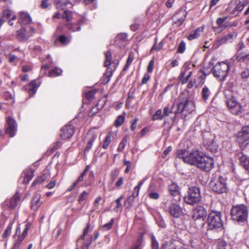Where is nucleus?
<instances>
[{
  "label": "nucleus",
  "mask_w": 249,
  "mask_h": 249,
  "mask_svg": "<svg viewBox=\"0 0 249 249\" xmlns=\"http://www.w3.org/2000/svg\"><path fill=\"white\" fill-rule=\"evenodd\" d=\"M98 133L93 130H90L87 134V143L85 148L86 151L90 149L94 141L97 139Z\"/></svg>",
  "instance_id": "nucleus-14"
},
{
  "label": "nucleus",
  "mask_w": 249,
  "mask_h": 249,
  "mask_svg": "<svg viewBox=\"0 0 249 249\" xmlns=\"http://www.w3.org/2000/svg\"><path fill=\"white\" fill-rule=\"evenodd\" d=\"M237 141L240 148L244 149L249 143V126L245 125L242 127L241 130L238 133Z\"/></svg>",
  "instance_id": "nucleus-11"
},
{
  "label": "nucleus",
  "mask_w": 249,
  "mask_h": 249,
  "mask_svg": "<svg viewBox=\"0 0 249 249\" xmlns=\"http://www.w3.org/2000/svg\"><path fill=\"white\" fill-rule=\"evenodd\" d=\"M3 18H11L12 19H16L17 17L14 13L9 9H6L3 12Z\"/></svg>",
  "instance_id": "nucleus-28"
},
{
  "label": "nucleus",
  "mask_w": 249,
  "mask_h": 249,
  "mask_svg": "<svg viewBox=\"0 0 249 249\" xmlns=\"http://www.w3.org/2000/svg\"><path fill=\"white\" fill-rule=\"evenodd\" d=\"M241 76L242 79H246L249 76V69L244 70L241 73Z\"/></svg>",
  "instance_id": "nucleus-56"
},
{
  "label": "nucleus",
  "mask_w": 249,
  "mask_h": 249,
  "mask_svg": "<svg viewBox=\"0 0 249 249\" xmlns=\"http://www.w3.org/2000/svg\"><path fill=\"white\" fill-rule=\"evenodd\" d=\"M49 5V3L48 2V0H43L41 3V7L42 8H46Z\"/></svg>",
  "instance_id": "nucleus-64"
},
{
  "label": "nucleus",
  "mask_w": 249,
  "mask_h": 249,
  "mask_svg": "<svg viewBox=\"0 0 249 249\" xmlns=\"http://www.w3.org/2000/svg\"><path fill=\"white\" fill-rule=\"evenodd\" d=\"M40 83L37 84L36 80L32 81L26 87V89L30 95H34L36 92L37 89L39 87Z\"/></svg>",
  "instance_id": "nucleus-20"
},
{
  "label": "nucleus",
  "mask_w": 249,
  "mask_h": 249,
  "mask_svg": "<svg viewBox=\"0 0 249 249\" xmlns=\"http://www.w3.org/2000/svg\"><path fill=\"white\" fill-rule=\"evenodd\" d=\"M200 31H201V30L199 28L196 29L194 33L191 34L189 35L188 37V39L191 40L197 38L199 36Z\"/></svg>",
  "instance_id": "nucleus-43"
},
{
  "label": "nucleus",
  "mask_w": 249,
  "mask_h": 249,
  "mask_svg": "<svg viewBox=\"0 0 249 249\" xmlns=\"http://www.w3.org/2000/svg\"><path fill=\"white\" fill-rule=\"evenodd\" d=\"M244 5H236L233 9V11L231 12L232 14H236V12H241L242 11Z\"/></svg>",
  "instance_id": "nucleus-53"
},
{
  "label": "nucleus",
  "mask_w": 249,
  "mask_h": 249,
  "mask_svg": "<svg viewBox=\"0 0 249 249\" xmlns=\"http://www.w3.org/2000/svg\"><path fill=\"white\" fill-rule=\"evenodd\" d=\"M201 198L200 188L198 187L193 186L189 188L187 194L184 197V200L186 204L194 205L198 203Z\"/></svg>",
  "instance_id": "nucleus-6"
},
{
  "label": "nucleus",
  "mask_w": 249,
  "mask_h": 249,
  "mask_svg": "<svg viewBox=\"0 0 249 249\" xmlns=\"http://www.w3.org/2000/svg\"><path fill=\"white\" fill-rule=\"evenodd\" d=\"M154 62L153 60H151L148 64L147 71L148 72H152L153 71V69L154 68Z\"/></svg>",
  "instance_id": "nucleus-59"
},
{
  "label": "nucleus",
  "mask_w": 249,
  "mask_h": 249,
  "mask_svg": "<svg viewBox=\"0 0 249 249\" xmlns=\"http://www.w3.org/2000/svg\"><path fill=\"white\" fill-rule=\"evenodd\" d=\"M31 35V34L27 32L25 28H22L17 31V38L20 41L27 40Z\"/></svg>",
  "instance_id": "nucleus-22"
},
{
  "label": "nucleus",
  "mask_w": 249,
  "mask_h": 249,
  "mask_svg": "<svg viewBox=\"0 0 249 249\" xmlns=\"http://www.w3.org/2000/svg\"><path fill=\"white\" fill-rule=\"evenodd\" d=\"M20 199L19 194L16 193L14 196L9 200H7L5 204L11 209L15 208Z\"/></svg>",
  "instance_id": "nucleus-18"
},
{
  "label": "nucleus",
  "mask_w": 249,
  "mask_h": 249,
  "mask_svg": "<svg viewBox=\"0 0 249 249\" xmlns=\"http://www.w3.org/2000/svg\"><path fill=\"white\" fill-rule=\"evenodd\" d=\"M163 117L164 116L163 113H162L161 110L159 109L157 111H156L155 113L153 116L152 120L154 121L157 120H162Z\"/></svg>",
  "instance_id": "nucleus-38"
},
{
  "label": "nucleus",
  "mask_w": 249,
  "mask_h": 249,
  "mask_svg": "<svg viewBox=\"0 0 249 249\" xmlns=\"http://www.w3.org/2000/svg\"><path fill=\"white\" fill-rule=\"evenodd\" d=\"M248 211L247 207L244 205L234 206L231 210L232 219L236 221H244L247 220Z\"/></svg>",
  "instance_id": "nucleus-7"
},
{
  "label": "nucleus",
  "mask_w": 249,
  "mask_h": 249,
  "mask_svg": "<svg viewBox=\"0 0 249 249\" xmlns=\"http://www.w3.org/2000/svg\"><path fill=\"white\" fill-rule=\"evenodd\" d=\"M95 94V92L93 90H90L86 93L85 96L88 99L90 100L93 98Z\"/></svg>",
  "instance_id": "nucleus-58"
},
{
  "label": "nucleus",
  "mask_w": 249,
  "mask_h": 249,
  "mask_svg": "<svg viewBox=\"0 0 249 249\" xmlns=\"http://www.w3.org/2000/svg\"><path fill=\"white\" fill-rule=\"evenodd\" d=\"M62 18L65 19L68 22H70L72 18L71 12L69 11H65L62 16Z\"/></svg>",
  "instance_id": "nucleus-41"
},
{
  "label": "nucleus",
  "mask_w": 249,
  "mask_h": 249,
  "mask_svg": "<svg viewBox=\"0 0 249 249\" xmlns=\"http://www.w3.org/2000/svg\"><path fill=\"white\" fill-rule=\"evenodd\" d=\"M106 101L107 99L106 98L101 99L96 104L97 107L100 109L102 108L106 104Z\"/></svg>",
  "instance_id": "nucleus-51"
},
{
  "label": "nucleus",
  "mask_w": 249,
  "mask_h": 249,
  "mask_svg": "<svg viewBox=\"0 0 249 249\" xmlns=\"http://www.w3.org/2000/svg\"><path fill=\"white\" fill-rule=\"evenodd\" d=\"M208 230H221L223 225L221 219V213L216 211H212L207 219Z\"/></svg>",
  "instance_id": "nucleus-4"
},
{
  "label": "nucleus",
  "mask_w": 249,
  "mask_h": 249,
  "mask_svg": "<svg viewBox=\"0 0 249 249\" xmlns=\"http://www.w3.org/2000/svg\"><path fill=\"white\" fill-rule=\"evenodd\" d=\"M40 196L36 194L33 197L31 202V208L34 211H36L41 206L42 202L40 200Z\"/></svg>",
  "instance_id": "nucleus-23"
},
{
  "label": "nucleus",
  "mask_w": 249,
  "mask_h": 249,
  "mask_svg": "<svg viewBox=\"0 0 249 249\" xmlns=\"http://www.w3.org/2000/svg\"><path fill=\"white\" fill-rule=\"evenodd\" d=\"M180 13H182V17L180 18H178V16L179 13L177 14L174 16V23L176 24L178 26L180 25L184 21L185 18L186 17V14L185 12H181Z\"/></svg>",
  "instance_id": "nucleus-30"
},
{
  "label": "nucleus",
  "mask_w": 249,
  "mask_h": 249,
  "mask_svg": "<svg viewBox=\"0 0 249 249\" xmlns=\"http://www.w3.org/2000/svg\"><path fill=\"white\" fill-rule=\"evenodd\" d=\"M31 22V18L29 14L25 12H20L18 22L21 25H25Z\"/></svg>",
  "instance_id": "nucleus-19"
},
{
  "label": "nucleus",
  "mask_w": 249,
  "mask_h": 249,
  "mask_svg": "<svg viewBox=\"0 0 249 249\" xmlns=\"http://www.w3.org/2000/svg\"><path fill=\"white\" fill-rule=\"evenodd\" d=\"M143 243L142 236L140 235L136 241L134 245L132 246L130 249H142Z\"/></svg>",
  "instance_id": "nucleus-29"
},
{
  "label": "nucleus",
  "mask_w": 249,
  "mask_h": 249,
  "mask_svg": "<svg viewBox=\"0 0 249 249\" xmlns=\"http://www.w3.org/2000/svg\"><path fill=\"white\" fill-rule=\"evenodd\" d=\"M163 207L166 212L175 218H178L183 214L181 208L177 203L173 202L172 199H168L163 203Z\"/></svg>",
  "instance_id": "nucleus-9"
},
{
  "label": "nucleus",
  "mask_w": 249,
  "mask_h": 249,
  "mask_svg": "<svg viewBox=\"0 0 249 249\" xmlns=\"http://www.w3.org/2000/svg\"><path fill=\"white\" fill-rule=\"evenodd\" d=\"M106 61L105 62V66L107 67V69H111V68L114 65V70L118 64V62L111 61V54L109 52H107L105 53Z\"/></svg>",
  "instance_id": "nucleus-17"
},
{
  "label": "nucleus",
  "mask_w": 249,
  "mask_h": 249,
  "mask_svg": "<svg viewBox=\"0 0 249 249\" xmlns=\"http://www.w3.org/2000/svg\"><path fill=\"white\" fill-rule=\"evenodd\" d=\"M81 21L79 20L78 23L73 24L71 22H68L66 24V26L71 31L74 32L76 31H79L81 29V27L79 25V23L81 22Z\"/></svg>",
  "instance_id": "nucleus-31"
},
{
  "label": "nucleus",
  "mask_w": 249,
  "mask_h": 249,
  "mask_svg": "<svg viewBox=\"0 0 249 249\" xmlns=\"http://www.w3.org/2000/svg\"><path fill=\"white\" fill-rule=\"evenodd\" d=\"M92 237L91 236L87 239V241L83 243L82 249H89V246L91 243Z\"/></svg>",
  "instance_id": "nucleus-50"
},
{
  "label": "nucleus",
  "mask_w": 249,
  "mask_h": 249,
  "mask_svg": "<svg viewBox=\"0 0 249 249\" xmlns=\"http://www.w3.org/2000/svg\"><path fill=\"white\" fill-rule=\"evenodd\" d=\"M207 212L202 206H197L193 210L192 218L194 220H202L204 221L206 217Z\"/></svg>",
  "instance_id": "nucleus-12"
},
{
  "label": "nucleus",
  "mask_w": 249,
  "mask_h": 249,
  "mask_svg": "<svg viewBox=\"0 0 249 249\" xmlns=\"http://www.w3.org/2000/svg\"><path fill=\"white\" fill-rule=\"evenodd\" d=\"M229 70V65L224 62H221L217 63L212 71L214 76L219 81H222L227 76Z\"/></svg>",
  "instance_id": "nucleus-8"
},
{
  "label": "nucleus",
  "mask_w": 249,
  "mask_h": 249,
  "mask_svg": "<svg viewBox=\"0 0 249 249\" xmlns=\"http://www.w3.org/2000/svg\"><path fill=\"white\" fill-rule=\"evenodd\" d=\"M114 223V219L112 218L110 221L102 226V229L104 230H109L111 229Z\"/></svg>",
  "instance_id": "nucleus-47"
},
{
  "label": "nucleus",
  "mask_w": 249,
  "mask_h": 249,
  "mask_svg": "<svg viewBox=\"0 0 249 249\" xmlns=\"http://www.w3.org/2000/svg\"><path fill=\"white\" fill-rule=\"evenodd\" d=\"M126 143L127 139L126 137H124L119 143L117 149V151L119 152H122L124 148H125Z\"/></svg>",
  "instance_id": "nucleus-40"
},
{
  "label": "nucleus",
  "mask_w": 249,
  "mask_h": 249,
  "mask_svg": "<svg viewBox=\"0 0 249 249\" xmlns=\"http://www.w3.org/2000/svg\"><path fill=\"white\" fill-rule=\"evenodd\" d=\"M149 197L151 199H158L160 197V195L159 193L157 192H151L149 194Z\"/></svg>",
  "instance_id": "nucleus-55"
},
{
  "label": "nucleus",
  "mask_w": 249,
  "mask_h": 249,
  "mask_svg": "<svg viewBox=\"0 0 249 249\" xmlns=\"http://www.w3.org/2000/svg\"><path fill=\"white\" fill-rule=\"evenodd\" d=\"M210 188L217 194L226 193L228 192L226 179L221 176L213 177L209 183Z\"/></svg>",
  "instance_id": "nucleus-5"
},
{
  "label": "nucleus",
  "mask_w": 249,
  "mask_h": 249,
  "mask_svg": "<svg viewBox=\"0 0 249 249\" xmlns=\"http://www.w3.org/2000/svg\"><path fill=\"white\" fill-rule=\"evenodd\" d=\"M241 165L249 171V158L242 153H238L237 155Z\"/></svg>",
  "instance_id": "nucleus-21"
},
{
  "label": "nucleus",
  "mask_w": 249,
  "mask_h": 249,
  "mask_svg": "<svg viewBox=\"0 0 249 249\" xmlns=\"http://www.w3.org/2000/svg\"><path fill=\"white\" fill-rule=\"evenodd\" d=\"M124 120V116L121 115H119L115 121V125L116 127L121 126Z\"/></svg>",
  "instance_id": "nucleus-42"
},
{
  "label": "nucleus",
  "mask_w": 249,
  "mask_h": 249,
  "mask_svg": "<svg viewBox=\"0 0 249 249\" xmlns=\"http://www.w3.org/2000/svg\"><path fill=\"white\" fill-rule=\"evenodd\" d=\"M13 222L10 223L6 227L2 235V237L3 238H6L10 235L13 228Z\"/></svg>",
  "instance_id": "nucleus-37"
},
{
  "label": "nucleus",
  "mask_w": 249,
  "mask_h": 249,
  "mask_svg": "<svg viewBox=\"0 0 249 249\" xmlns=\"http://www.w3.org/2000/svg\"><path fill=\"white\" fill-rule=\"evenodd\" d=\"M238 61H246L249 60V53L248 54H244L242 53L239 54L237 57Z\"/></svg>",
  "instance_id": "nucleus-46"
},
{
  "label": "nucleus",
  "mask_w": 249,
  "mask_h": 249,
  "mask_svg": "<svg viewBox=\"0 0 249 249\" xmlns=\"http://www.w3.org/2000/svg\"><path fill=\"white\" fill-rule=\"evenodd\" d=\"M226 244L225 242L220 241L216 246V249H226Z\"/></svg>",
  "instance_id": "nucleus-60"
},
{
  "label": "nucleus",
  "mask_w": 249,
  "mask_h": 249,
  "mask_svg": "<svg viewBox=\"0 0 249 249\" xmlns=\"http://www.w3.org/2000/svg\"><path fill=\"white\" fill-rule=\"evenodd\" d=\"M174 104L171 108V112L174 114L181 113L185 115L191 113L195 108L192 101L189 100L187 97L180 95L178 98L177 109H174Z\"/></svg>",
  "instance_id": "nucleus-3"
},
{
  "label": "nucleus",
  "mask_w": 249,
  "mask_h": 249,
  "mask_svg": "<svg viewBox=\"0 0 249 249\" xmlns=\"http://www.w3.org/2000/svg\"><path fill=\"white\" fill-rule=\"evenodd\" d=\"M134 58V53L132 52L129 53L125 66L123 69L124 71H126L128 67L130 66L131 63L133 61Z\"/></svg>",
  "instance_id": "nucleus-34"
},
{
  "label": "nucleus",
  "mask_w": 249,
  "mask_h": 249,
  "mask_svg": "<svg viewBox=\"0 0 249 249\" xmlns=\"http://www.w3.org/2000/svg\"><path fill=\"white\" fill-rule=\"evenodd\" d=\"M151 239V246L152 249H159V244L155 237L154 236H152Z\"/></svg>",
  "instance_id": "nucleus-52"
},
{
  "label": "nucleus",
  "mask_w": 249,
  "mask_h": 249,
  "mask_svg": "<svg viewBox=\"0 0 249 249\" xmlns=\"http://www.w3.org/2000/svg\"><path fill=\"white\" fill-rule=\"evenodd\" d=\"M150 76L148 73H145L142 79V84H146L149 79H150Z\"/></svg>",
  "instance_id": "nucleus-62"
},
{
  "label": "nucleus",
  "mask_w": 249,
  "mask_h": 249,
  "mask_svg": "<svg viewBox=\"0 0 249 249\" xmlns=\"http://www.w3.org/2000/svg\"><path fill=\"white\" fill-rule=\"evenodd\" d=\"M236 36L233 33H230L224 37L218 38L217 41L219 44H224L227 42L231 41L236 38Z\"/></svg>",
  "instance_id": "nucleus-25"
},
{
  "label": "nucleus",
  "mask_w": 249,
  "mask_h": 249,
  "mask_svg": "<svg viewBox=\"0 0 249 249\" xmlns=\"http://www.w3.org/2000/svg\"><path fill=\"white\" fill-rule=\"evenodd\" d=\"M127 36L125 34H121L118 35L116 37L117 40H121L122 41H125Z\"/></svg>",
  "instance_id": "nucleus-63"
},
{
  "label": "nucleus",
  "mask_w": 249,
  "mask_h": 249,
  "mask_svg": "<svg viewBox=\"0 0 249 249\" xmlns=\"http://www.w3.org/2000/svg\"><path fill=\"white\" fill-rule=\"evenodd\" d=\"M29 230V227L26 226V228H25L24 231L22 233L21 236H19L18 238L20 239H22V240H23L24 239V238L27 236Z\"/></svg>",
  "instance_id": "nucleus-61"
},
{
  "label": "nucleus",
  "mask_w": 249,
  "mask_h": 249,
  "mask_svg": "<svg viewBox=\"0 0 249 249\" xmlns=\"http://www.w3.org/2000/svg\"><path fill=\"white\" fill-rule=\"evenodd\" d=\"M164 43L162 41H160L158 44L157 43V41H155L153 45L151 51H159L162 48Z\"/></svg>",
  "instance_id": "nucleus-44"
},
{
  "label": "nucleus",
  "mask_w": 249,
  "mask_h": 249,
  "mask_svg": "<svg viewBox=\"0 0 249 249\" xmlns=\"http://www.w3.org/2000/svg\"><path fill=\"white\" fill-rule=\"evenodd\" d=\"M114 65L111 68V69H107V71L104 73V75L101 78V81L104 84L108 83L110 80V78L112 75V73L114 70Z\"/></svg>",
  "instance_id": "nucleus-24"
},
{
  "label": "nucleus",
  "mask_w": 249,
  "mask_h": 249,
  "mask_svg": "<svg viewBox=\"0 0 249 249\" xmlns=\"http://www.w3.org/2000/svg\"><path fill=\"white\" fill-rule=\"evenodd\" d=\"M211 91L209 89L206 87V86H204L202 89V92H201V95H202V97L203 98V99L204 100V101H207L210 95H211Z\"/></svg>",
  "instance_id": "nucleus-33"
},
{
  "label": "nucleus",
  "mask_w": 249,
  "mask_h": 249,
  "mask_svg": "<svg viewBox=\"0 0 249 249\" xmlns=\"http://www.w3.org/2000/svg\"><path fill=\"white\" fill-rule=\"evenodd\" d=\"M178 158L185 163L196 165L198 168L206 172L210 171L214 165L212 158L200 154L198 151L189 152L185 149H179L177 152Z\"/></svg>",
  "instance_id": "nucleus-1"
},
{
  "label": "nucleus",
  "mask_w": 249,
  "mask_h": 249,
  "mask_svg": "<svg viewBox=\"0 0 249 249\" xmlns=\"http://www.w3.org/2000/svg\"><path fill=\"white\" fill-rule=\"evenodd\" d=\"M169 191L173 196H176L179 194V187L176 183H171L168 187Z\"/></svg>",
  "instance_id": "nucleus-27"
},
{
  "label": "nucleus",
  "mask_w": 249,
  "mask_h": 249,
  "mask_svg": "<svg viewBox=\"0 0 249 249\" xmlns=\"http://www.w3.org/2000/svg\"><path fill=\"white\" fill-rule=\"evenodd\" d=\"M8 127L6 130V133L9 134L11 137L15 136L17 131V124L15 121L11 117H8L7 119Z\"/></svg>",
  "instance_id": "nucleus-13"
},
{
  "label": "nucleus",
  "mask_w": 249,
  "mask_h": 249,
  "mask_svg": "<svg viewBox=\"0 0 249 249\" xmlns=\"http://www.w3.org/2000/svg\"><path fill=\"white\" fill-rule=\"evenodd\" d=\"M51 178L50 171L47 169L43 171L41 176L39 177L36 180H35L32 183V185L34 186L36 184L39 183L41 184L45 181L48 180Z\"/></svg>",
  "instance_id": "nucleus-16"
},
{
  "label": "nucleus",
  "mask_w": 249,
  "mask_h": 249,
  "mask_svg": "<svg viewBox=\"0 0 249 249\" xmlns=\"http://www.w3.org/2000/svg\"><path fill=\"white\" fill-rule=\"evenodd\" d=\"M227 18V17L224 18H219L216 20V24L218 26L219 28L223 29H226L229 26H232V25L228 24L227 23H224Z\"/></svg>",
  "instance_id": "nucleus-26"
},
{
  "label": "nucleus",
  "mask_w": 249,
  "mask_h": 249,
  "mask_svg": "<svg viewBox=\"0 0 249 249\" xmlns=\"http://www.w3.org/2000/svg\"><path fill=\"white\" fill-rule=\"evenodd\" d=\"M33 177V172L31 170H27L24 173L23 182L25 183H28Z\"/></svg>",
  "instance_id": "nucleus-35"
},
{
  "label": "nucleus",
  "mask_w": 249,
  "mask_h": 249,
  "mask_svg": "<svg viewBox=\"0 0 249 249\" xmlns=\"http://www.w3.org/2000/svg\"><path fill=\"white\" fill-rule=\"evenodd\" d=\"M214 138V136L209 132H206L203 134V144L206 149L212 153L216 152L218 149Z\"/></svg>",
  "instance_id": "nucleus-10"
},
{
  "label": "nucleus",
  "mask_w": 249,
  "mask_h": 249,
  "mask_svg": "<svg viewBox=\"0 0 249 249\" xmlns=\"http://www.w3.org/2000/svg\"><path fill=\"white\" fill-rule=\"evenodd\" d=\"M118 174L119 171L117 170H114L111 171L110 173V178L113 181L118 177Z\"/></svg>",
  "instance_id": "nucleus-57"
},
{
  "label": "nucleus",
  "mask_w": 249,
  "mask_h": 249,
  "mask_svg": "<svg viewBox=\"0 0 249 249\" xmlns=\"http://www.w3.org/2000/svg\"><path fill=\"white\" fill-rule=\"evenodd\" d=\"M22 241V239L18 238V239L15 241L14 246L11 249H19Z\"/></svg>",
  "instance_id": "nucleus-54"
},
{
  "label": "nucleus",
  "mask_w": 249,
  "mask_h": 249,
  "mask_svg": "<svg viewBox=\"0 0 249 249\" xmlns=\"http://www.w3.org/2000/svg\"><path fill=\"white\" fill-rule=\"evenodd\" d=\"M59 41L63 45H66L70 42V39L64 35H61L59 37Z\"/></svg>",
  "instance_id": "nucleus-49"
},
{
  "label": "nucleus",
  "mask_w": 249,
  "mask_h": 249,
  "mask_svg": "<svg viewBox=\"0 0 249 249\" xmlns=\"http://www.w3.org/2000/svg\"><path fill=\"white\" fill-rule=\"evenodd\" d=\"M89 193L84 191L80 195L78 198V202L80 203L86 200L89 196Z\"/></svg>",
  "instance_id": "nucleus-39"
},
{
  "label": "nucleus",
  "mask_w": 249,
  "mask_h": 249,
  "mask_svg": "<svg viewBox=\"0 0 249 249\" xmlns=\"http://www.w3.org/2000/svg\"><path fill=\"white\" fill-rule=\"evenodd\" d=\"M186 49V44L184 41H181L178 48V53H183Z\"/></svg>",
  "instance_id": "nucleus-48"
},
{
  "label": "nucleus",
  "mask_w": 249,
  "mask_h": 249,
  "mask_svg": "<svg viewBox=\"0 0 249 249\" xmlns=\"http://www.w3.org/2000/svg\"><path fill=\"white\" fill-rule=\"evenodd\" d=\"M232 83H229L224 91L226 98V103L231 112L235 115H239L242 112V107L234 98L232 90Z\"/></svg>",
  "instance_id": "nucleus-2"
},
{
  "label": "nucleus",
  "mask_w": 249,
  "mask_h": 249,
  "mask_svg": "<svg viewBox=\"0 0 249 249\" xmlns=\"http://www.w3.org/2000/svg\"><path fill=\"white\" fill-rule=\"evenodd\" d=\"M112 137V132H109L103 144V148L105 149H107V147H108V145L111 142V138Z\"/></svg>",
  "instance_id": "nucleus-32"
},
{
  "label": "nucleus",
  "mask_w": 249,
  "mask_h": 249,
  "mask_svg": "<svg viewBox=\"0 0 249 249\" xmlns=\"http://www.w3.org/2000/svg\"><path fill=\"white\" fill-rule=\"evenodd\" d=\"M74 133L73 127L71 125L65 126L61 129V137L63 139H69Z\"/></svg>",
  "instance_id": "nucleus-15"
},
{
  "label": "nucleus",
  "mask_w": 249,
  "mask_h": 249,
  "mask_svg": "<svg viewBox=\"0 0 249 249\" xmlns=\"http://www.w3.org/2000/svg\"><path fill=\"white\" fill-rule=\"evenodd\" d=\"M61 73L62 70L59 68L56 67L49 72L48 76L49 77L57 76H59Z\"/></svg>",
  "instance_id": "nucleus-36"
},
{
  "label": "nucleus",
  "mask_w": 249,
  "mask_h": 249,
  "mask_svg": "<svg viewBox=\"0 0 249 249\" xmlns=\"http://www.w3.org/2000/svg\"><path fill=\"white\" fill-rule=\"evenodd\" d=\"M90 228V224L88 223L86 228L84 229L83 231V234L80 237L79 239L77 241V243H79L80 240H84L85 239L86 235L88 234Z\"/></svg>",
  "instance_id": "nucleus-45"
}]
</instances>
